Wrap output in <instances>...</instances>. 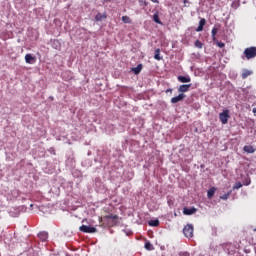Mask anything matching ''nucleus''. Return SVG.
<instances>
[{
    "label": "nucleus",
    "mask_w": 256,
    "mask_h": 256,
    "mask_svg": "<svg viewBox=\"0 0 256 256\" xmlns=\"http://www.w3.org/2000/svg\"><path fill=\"white\" fill-rule=\"evenodd\" d=\"M144 247L147 251H153V249H155V247H153V244H151V242H146Z\"/></svg>",
    "instance_id": "obj_21"
},
{
    "label": "nucleus",
    "mask_w": 256,
    "mask_h": 256,
    "mask_svg": "<svg viewBox=\"0 0 256 256\" xmlns=\"http://www.w3.org/2000/svg\"><path fill=\"white\" fill-rule=\"evenodd\" d=\"M152 3H159V0H151Z\"/></svg>",
    "instance_id": "obj_31"
},
{
    "label": "nucleus",
    "mask_w": 256,
    "mask_h": 256,
    "mask_svg": "<svg viewBox=\"0 0 256 256\" xmlns=\"http://www.w3.org/2000/svg\"><path fill=\"white\" fill-rule=\"evenodd\" d=\"M244 57H246V59H255L256 57V47L255 46H251L248 47L244 50Z\"/></svg>",
    "instance_id": "obj_2"
},
{
    "label": "nucleus",
    "mask_w": 256,
    "mask_h": 256,
    "mask_svg": "<svg viewBox=\"0 0 256 256\" xmlns=\"http://www.w3.org/2000/svg\"><path fill=\"white\" fill-rule=\"evenodd\" d=\"M184 5H187L189 3V0H183Z\"/></svg>",
    "instance_id": "obj_30"
},
{
    "label": "nucleus",
    "mask_w": 256,
    "mask_h": 256,
    "mask_svg": "<svg viewBox=\"0 0 256 256\" xmlns=\"http://www.w3.org/2000/svg\"><path fill=\"white\" fill-rule=\"evenodd\" d=\"M148 225H149L150 227H159V219L150 220V221L148 222Z\"/></svg>",
    "instance_id": "obj_18"
},
{
    "label": "nucleus",
    "mask_w": 256,
    "mask_h": 256,
    "mask_svg": "<svg viewBox=\"0 0 256 256\" xmlns=\"http://www.w3.org/2000/svg\"><path fill=\"white\" fill-rule=\"evenodd\" d=\"M79 231L82 233H97V228L87 226V225H82L79 227Z\"/></svg>",
    "instance_id": "obj_5"
},
{
    "label": "nucleus",
    "mask_w": 256,
    "mask_h": 256,
    "mask_svg": "<svg viewBox=\"0 0 256 256\" xmlns=\"http://www.w3.org/2000/svg\"><path fill=\"white\" fill-rule=\"evenodd\" d=\"M180 256H190V254L188 252H181Z\"/></svg>",
    "instance_id": "obj_28"
},
{
    "label": "nucleus",
    "mask_w": 256,
    "mask_h": 256,
    "mask_svg": "<svg viewBox=\"0 0 256 256\" xmlns=\"http://www.w3.org/2000/svg\"><path fill=\"white\" fill-rule=\"evenodd\" d=\"M154 59L156 61H161L163 59V57L161 56V49L157 48L155 51H154Z\"/></svg>",
    "instance_id": "obj_12"
},
{
    "label": "nucleus",
    "mask_w": 256,
    "mask_h": 256,
    "mask_svg": "<svg viewBox=\"0 0 256 256\" xmlns=\"http://www.w3.org/2000/svg\"><path fill=\"white\" fill-rule=\"evenodd\" d=\"M252 111H253V113H256V108H253V110H252Z\"/></svg>",
    "instance_id": "obj_32"
},
{
    "label": "nucleus",
    "mask_w": 256,
    "mask_h": 256,
    "mask_svg": "<svg viewBox=\"0 0 256 256\" xmlns=\"http://www.w3.org/2000/svg\"><path fill=\"white\" fill-rule=\"evenodd\" d=\"M105 1H111V0H105Z\"/></svg>",
    "instance_id": "obj_33"
},
{
    "label": "nucleus",
    "mask_w": 256,
    "mask_h": 256,
    "mask_svg": "<svg viewBox=\"0 0 256 256\" xmlns=\"http://www.w3.org/2000/svg\"><path fill=\"white\" fill-rule=\"evenodd\" d=\"M241 187H243V184H241V182H237V183L233 186V189H241Z\"/></svg>",
    "instance_id": "obj_26"
},
{
    "label": "nucleus",
    "mask_w": 256,
    "mask_h": 256,
    "mask_svg": "<svg viewBox=\"0 0 256 256\" xmlns=\"http://www.w3.org/2000/svg\"><path fill=\"white\" fill-rule=\"evenodd\" d=\"M166 93H173V89H167Z\"/></svg>",
    "instance_id": "obj_29"
},
{
    "label": "nucleus",
    "mask_w": 256,
    "mask_h": 256,
    "mask_svg": "<svg viewBox=\"0 0 256 256\" xmlns=\"http://www.w3.org/2000/svg\"><path fill=\"white\" fill-rule=\"evenodd\" d=\"M185 94L184 93H180L178 96L172 97L170 102L175 104V103H179V101H183V99H185Z\"/></svg>",
    "instance_id": "obj_6"
},
{
    "label": "nucleus",
    "mask_w": 256,
    "mask_h": 256,
    "mask_svg": "<svg viewBox=\"0 0 256 256\" xmlns=\"http://www.w3.org/2000/svg\"><path fill=\"white\" fill-rule=\"evenodd\" d=\"M254 231H256V228L254 229Z\"/></svg>",
    "instance_id": "obj_34"
},
{
    "label": "nucleus",
    "mask_w": 256,
    "mask_h": 256,
    "mask_svg": "<svg viewBox=\"0 0 256 256\" xmlns=\"http://www.w3.org/2000/svg\"><path fill=\"white\" fill-rule=\"evenodd\" d=\"M243 151H245V153H254L256 149L252 145H246L243 147Z\"/></svg>",
    "instance_id": "obj_15"
},
{
    "label": "nucleus",
    "mask_w": 256,
    "mask_h": 256,
    "mask_svg": "<svg viewBox=\"0 0 256 256\" xmlns=\"http://www.w3.org/2000/svg\"><path fill=\"white\" fill-rule=\"evenodd\" d=\"M178 81L180 83H191V77H189V76H178Z\"/></svg>",
    "instance_id": "obj_13"
},
{
    "label": "nucleus",
    "mask_w": 256,
    "mask_h": 256,
    "mask_svg": "<svg viewBox=\"0 0 256 256\" xmlns=\"http://www.w3.org/2000/svg\"><path fill=\"white\" fill-rule=\"evenodd\" d=\"M183 213L185 214V215H193L194 213H197V210H196V208H187V207H184L183 208Z\"/></svg>",
    "instance_id": "obj_10"
},
{
    "label": "nucleus",
    "mask_w": 256,
    "mask_h": 256,
    "mask_svg": "<svg viewBox=\"0 0 256 256\" xmlns=\"http://www.w3.org/2000/svg\"><path fill=\"white\" fill-rule=\"evenodd\" d=\"M123 23L131 24V18L129 16H122Z\"/></svg>",
    "instance_id": "obj_24"
},
{
    "label": "nucleus",
    "mask_w": 256,
    "mask_h": 256,
    "mask_svg": "<svg viewBox=\"0 0 256 256\" xmlns=\"http://www.w3.org/2000/svg\"><path fill=\"white\" fill-rule=\"evenodd\" d=\"M215 191H217L216 187H212L207 191L208 199H213V195H215Z\"/></svg>",
    "instance_id": "obj_16"
},
{
    "label": "nucleus",
    "mask_w": 256,
    "mask_h": 256,
    "mask_svg": "<svg viewBox=\"0 0 256 256\" xmlns=\"http://www.w3.org/2000/svg\"><path fill=\"white\" fill-rule=\"evenodd\" d=\"M119 221V216L115 214H108L104 217H99L101 227H115Z\"/></svg>",
    "instance_id": "obj_1"
},
{
    "label": "nucleus",
    "mask_w": 256,
    "mask_h": 256,
    "mask_svg": "<svg viewBox=\"0 0 256 256\" xmlns=\"http://www.w3.org/2000/svg\"><path fill=\"white\" fill-rule=\"evenodd\" d=\"M230 118H231V115H229V109H226L222 113L219 114V119H220L222 125H227V123H229Z\"/></svg>",
    "instance_id": "obj_3"
},
{
    "label": "nucleus",
    "mask_w": 256,
    "mask_h": 256,
    "mask_svg": "<svg viewBox=\"0 0 256 256\" xmlns=\"http://www.w3.org/2000/svg\"><path fill=\"white\" fill-rule=\"evenodd\" d=\"M191 89V84H182L178 88L179 93H187Z\"/></svg>",
    "instance_id": "obj_7"
},
{
    "label": "nucleus",
    "mask_w": 256,
    "mask_h": 256,
    "mask_svg": "<svg viewBox=\"0 0 256 256\" xmlns=\"http://www.w3.org/2000/svg\"><path fill=\"white\" fill-rule=\"evenodd\" d=\"M153 21L155 22V23H158V25H162V22H161V20L159 19V13H155L154 15H153Z\"/></svg>",
    "instance_id": "obj_20"
},
{
    "label": "nucleus",
    "mask_w": 256,
    "mask_h": 256,
    "mask_svg": "<svg viewBox=\"0 0 256 256\" xmlns=\"http://www.w3.org/2000/svg\"><path fill=\"white\" fill-rule=\"evenodd\" d=\"M38 237L41 241H47V239H49V233L42 231L38 233Z\"/></svg>",
    "instance_id": "obj_11"
},
{
    "label": "nucleus",
    "mask_w": 256,
    "mask_h": 256,
    "mask_svg": "<svg viewBox=\"0 0 256 256\" xmlns=\"http://www.w3.org/2000/svg\"><path fill=\"white\" fill-rule=\"evenodd\" d=\"M217 45L220 47V49H223V47H225V43L223 42H218Z\"/></svg>",
    "instance_id": "obj_27"
},
{
    "label": "nucleus",
    "mask_w": 256,
    "mask_h": 256,
    "mask_svg": "<svg viewBox=\"0 0 256 256\" xmlns=\"http://www.w3.org/2000/svg\"><path fill=\"white\" fill-rule=\"evenodd\" d=\"M102 19H107V15H106V14L98 13V14L95 16V20H96V21H101Z\"/></svg>",
    "instance_id": "obj_19"
},
{
    "label": "nucleus",
    "mask_w": 256,
    "mask_h": 256,
    "mask_svg": "<svg viewBox=\"0 0 256 256\" xmlns=\"http://www.w3.org/2000/svg\"><path fill=\"white\" fill-rule=\"evenodd\" d=\"M193 231V225L191 224L186 225L183 229V233L187 239H191V237H193Z\"/></svg>",
    "instance_id": "obj_4"
},
{
    "label": "nucleus",
    "mask_w": 256,
    "mask_h": 256,
    "mask_svg": "<svg viewBox=\"0 0 256 256\" xmlns=\"http://www.w3.org/2000/svg\"><path fill=\"white\" fill-rule=\"evenodd\" d=\"M230 196H231V191H229L228 193L220 196V199H222L223 201H227V199H229Z\"/></svg>",
    "instance_id": "obj_23"
},
{
    "label": "nucleus",
    "mask_w": 256,
    "mask_h": 256,
    "mask_svg": "<svg viewBox=\"0 0 256 256\" xmlns=\"http://www.w3.org/2000/svg\"><path fill=\"white\" fill-rule=\"evenodd\" d=\"M250 75H253V72H252V71H250V70H244V71L242 72L241 77H242V79H247V77H249Z\"/></svg>",
    "instance_id": "obj_17"
},
{
    "label": "nucleus",
    "mask_w": 256,
    "mask_h": 256,
    "mask_svg": "<svg viewBox=\"0 0 256 256\" xmlns=\"http://www.w3.org/2000/svg\"><path fill=\"white\" fill-rule=\"evenodd\" d=\"M25 61L26 63H28L29 65H33V63H35L36 59L33 55L31 54H26L25 55Z\"/></svg>",
    "instance_id": "obj_9"
},
{
    "label": "nucleus",
    "mask_w": 256,
    "mask_h": 256,
    "mask_svg": "<svg viewBox=\"0 0 256 256\" xmlns=\"http://www.w3.org/2000/svg\"><path fill=\"white\" fill-rule=\"evenodd\" d=\"M206 23H207V20H205V18H201L199 21V26L196 28V31L198 33H201V31H203V28L205 27Z\"/></svg>",
    "instance_id": "obj_8"
},
{
    "label": "nucleus",
    "mask_w": 256,
    "mask_h": 256,
    "mask_svg": "<svg viewBox=\"0 0 256 256\" xmlns=\"http://www.w3.org/2000/svg\"><path fill=\"white\" fill-rule=\"evenodd\" d=\"M194 45L197 49H203V43L200 40H196Z\"/></svg>",
    "instance_id": "obj_22"
},
{
    "label": "nucleus",
    "mask_w": 256,
    "mask_h": 256,
    "mask_svg": "<svg viewBox=\"0 0 256 256\" xmlns=\"http://www.w3.org/2000/svg\"><path fill=\"white\" fill-rule=\"evenodd\" d=\"M143 69V64H138L137 67L132 68L135 75H139Z\"/></svg>",
    "instance_id": "obj_14"
},
{
    "label": "nucleus",
    "mask_w": 256,
    "mask_h": 256,
    "mask_svg": "<svg viewBox=\"0 0 256 256\" xmlns=\"http://www.w3.org/2000/svg\"><path fill=\"white\" fill-rule=\"evenodd\" d=\"M218 31H219V30H218L216 27L212 28V31H211V33H212V39L215 40V37H216Z\"/></svg>",
    "instance_id": "obj_25"
}]
</instances>
